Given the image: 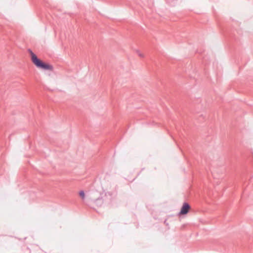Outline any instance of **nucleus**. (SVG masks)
Wrapping results in <instances>:
<instances>
[{
    "mask_svg": "<svg viewBox=\"0 0 253 253\" xmlns=\"http://www.w3.org/2000/svg\"><path fill=\"white\" fill-rule=\"evenodd\" d=\"M136 52L138 54V56L140 57H143L144 55L142 53H140V51L138 50H136Z\"/></svg>",
    "mask_w": 253,
    "mask_h": 253,
    "instance_id": "obj_5",
    "label": "nucleus"
},
{
    "mask_svg": "<svg viewBox=\"0 0 253 253\" xmlns=\"http://www.w3.org/2000/svg\"><path fill=\"white\" fill-rule=\"evenodd\" d=\"M190 209L189 204L186 202L184 203L183 204L180 211H179V215H184L187 214Z\"/></svg>",
    "mask_w": 253,
    "mask_h": 253,
    "instance_id": "obj_2",
    "label": "nucleus"
},
{
    "mask_svg": "<svg viewBox=\"0 0 253 253\" xmlns=\"http://www.w3.org/2000/svg\"><path fill=\"white\" fill-rule=\"evenodd\" d=\"M28 51L30 54L32 62L37 68L44 70H53V67L52 65L46 63L39 59L31 49H28Z\"/></svg>",
    "mask_w": 253,
    "mask_h": 253,
    "instance_id": "obj_1",
    "label": "nucleus"
},
{
    "mask_svg": "<svg viewBox=\"0 0 253 253\" xmlns=\"http://www.w3.org/2000/svg\"><path fill=\"white\" fill-rule=\"evenodd\" d=\"M79 195L82 199H84L85 198V193L83 190H81L79 192Z\"/></svg>",
    "mask_w": 253,
    "mask_h": 253,
    "instance_id": "obj_4",
    "label": "nucleus"
},
{
    "mask_svg": "<svg viewBox=\"0 0 253 253\" xmlns=\"http://www.w3.org/2000/svg\"><path fill=\"white\" fill-rule=\"evenodd\" d=\"M94 203L98 206H101L103 203L102 197H99L97 199L94 200Z\"/></svg>",
    "mask_w": 253,
    "mask_h": 253,
    "instance_id": "obj_3",
    "label": "nucleus"
}]
</instances>
